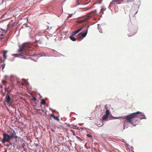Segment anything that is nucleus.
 Returning a JSON list of instances; mask_svg holds the SVG:
<instances>
[{
	"label": "nucleus",
	"mask_w": 152,
	"mask_h": 152,
	"mask_svg": "<svg viewBox=\"0 0 152 152\" xmlns=\"http://www.w3.org/2000/svg\"><path fill=\"white\" fill-rule=\"evenodd\" d=\"M140 113L139 112H137L134 113H130L128 115L124 116L118 117H114L112 116L110 119H119L121 118H126V121H124V129H125V125L126 123H128L132 125L135 126L136 125L134 124L133 121L135 118L139 116V113Z\"/></svg>",
	"instance_id": "f257e3e1"
},
{
	"label": "nucleus",
	"mask_w": 152,
	"mask_h": 152,
	"mask_svg": "<svg viewBox=\"0 0 152 152\" xmlns=\"http://www.w3.org/2000/svg\"><path fill=\"white\" fill-rule=\"evenodd\" d=\"M20 48L18 50V51L19 52H22L21 54H13L12 55L15 57H18L19 56H24L23 55H26L27 56L28 55V44L26 43H24L21 46H19Z\"/></svg>",
	"instance_id": "f03ea898"
},
{
	"label": "nucleus",
	"mask_w": 152,
	"mask_h": 152,
	"mask_svg": "<svg viewBox=\"0 0 152 152\" xmlns=\"http://www.w3.org/2000/svg\"><path fill=\"white\" fill-rule=\"evenodd\" d=\"M3 139L1 141L3 143H5V142L11 140V138L9 135L6 133H4L3 134Z\"/></svg>",
	"instance_id": "7ed1b4c3"
},
{
	"label": "nucleus",
	"mask_w": 152,
	"mask_h": 152,
	"mask_svg": "<svg viewBox=\"0 0 152 152\" xmlns=\"http://www.w3.org/2000/svg\"><path fill=\"white\" fill-rule=\"evenodd\" d=\"M87 29L83 31L82 32L79 34V38H83L85 37L87 33Z\"/></svg>",
	"instance_id": "20e7f679"
},
{
	"label": "nucleus",
	"mask_w": 152,
	"mask_h": 152,
	"mask_svg": "<svg viewBox=\"0 0 152 152\" xmlns=\"http://www.w3.org/2000/svg\"><path fill=\"white\" fill-rule=\"evenodd\" d=\"M139 112H140V113H139V116H137L136 118H138L140 120L143 119H146V117L145 116V115L144 113L143 112H141L140 111H138Z\"/></svg>",
	"instance_id": "39448f33"
},
{
	"label": "nucleus",
	"mask_w": 152,
	"mask_h": 152,
	"mask_svg": "<svg viewBox=\"0 0 152 152\" xmlns=\"http://www.w3.org/2000/svg\"><path fill=\"white\" fill-rule=\"evenodd\" d=\"M82 28V27H80L76 30L75 31L73 32L72 35L69 37V38H75V37H73V36H74L75 34H76L80 31H81Z\"/></svg>",
	"instance_id": "423d86ee"
},
{
	"label": "nucleus",
	"mask_w": 152,
	"mask_h": 152,
	"mask_svg": "<svg viewBox=\"0 0 152 152\" xmlns=\"http://www.w3.org/2000/svg\"><path fill=\"white\" fill-rule=\"evenodd\" d=\"M15 134L16 133L13 130L11 132L10 134L9 135L11 139L14 137L15 138V142H16L17 140V137L16 136H15Z\"/></svg>",
	"instance_id": "0eeeda50"
},
{
	"label": "nucleus",
	"mask_w": 152,
	"mask_h": 152,
	"mask_svg": "<svg viewBox=\"0 0 152 152\" xmlns=\"http://www.w3.org/2000/svg\"><path fill=\"white\" fill-rule=\"evenodd\" d=\"M11 98L8 94H7L5 96V101L8 104H10L11 101Z\"/></svg>",
	"instance_id": "6e6552de"
},
{
	"label": "nucleus",
	"mask_w": 152,
	"mask_h": 152,
	"mask_svg": "<svg viewBox=\"0 0 152 152\" xmlns=\"http://www.w3.org/2000/svg\"><path fill=\"white\" fill-rule=\"evenodd\" d=\"M4 89L5 91L7 92V94H10L11 92L12 88L9 86L8 87L5 86Z\"/></svg>",
	"instance_id": "1a4fd4ad"
},
{
	"label": "nucleus",
	"mask_w": 152,
	"mask_h": 152,
	"mask_svg": "<svg viewBox=\"0 0 152 152\" xmlns=\"http://www.w3.org/2000/svg\"><path fill=\"white\" fill-rule=\"evenodd\" d=\"M96 14V10H95L94 11H92L88 14L89 17H91L92 16H94Z\"/></svg>",
	"instance_id": "9d476101"
},
{
	"label": "nucleus",
	"mask_w": 152,
	"mask_h": 152,
	"mask_svg": "<svg viewBox=\"0 0 152 152\" xmlns=\"http://www.w3.org/2000/svg\"><path fill=\"white\" fill-rule=\"evenodd\" d=\"M7 31L2 28L0 29V35L1 36H4V34L6 33Z\"/></svg>",
	"instance_id": "9b49d317"
},
{
	"label": "nucleus",
	"mask_w": 152,
	"mask_h": 152,
	"mask_svg": "<svg viewBox=\"0 0 152 152\" xmlns=\"http://www.w3.org/2000/svg\"><path fill=\"white\" fill-rule=\"evenodd\" d=\"M15 26V25L14 24L13 25H12L11 24H9L7 26V28H8L7 29V30H9L10 29H11L13 27Z\"/></svg>",
	"instance_id": "f8f14e48"
},
{
	"label": "nucleus",
	"mask_w": 152,
	"mask_h": 152,
	"mask_svg": "<svg viewBox=\"0 0 152 152\" xmlns=\"http://www.w3.org/2000/svg\"><path fill=\"white\" fill-rule=\"evenodd\" d=\"M7 50L4 51L3 52V56L4 57V58L5 59L6 58V57L7 56Z\"/></svg>",
	"instance_id": "ddd939ff"
},
{
	"label": "nucleus",
	"mask_w": 152,
	"mask_h": 152,
	"mask_svg": "<svg viewBox=\"0 0 152 152\" xmlns=\"http://www.w3.org/2000/svg\"><path fill=\"white\" fill-rule=\"evenodd\" d=\"M51 117L53 118L54 119L58 121H59V118L58 117H56L55 116V115H54V114H52L51 115Z\"/></svg>",
	"instance_id": "4468645a"
},
{
	"label": "nucleus",
	"mask_w": 152,
	"mask_h": 152,
	"mask_svg": "<svg viewBox=\"0 0 152 152\" xmlns=\"http://www.w3.org/2000/svg\"><path fill=\"white\" fill-rule=\"evenodd\" d=\"M108 116L107 115H106L104 114L103 115L102 117V120H106L107 119Z\"/></svg>",
	"instance_id": "2eb2a0df"
},
{
	"label": "nucleus",
	"mask_w": 152,
	"mask_h": 152,
	"mask_svg": "<svg viewBox=\"0 0 152 152\" xmlns=\"http://www.w3.org/2000/svg\"><path fill=\"white\" fill-rule=\"evenodd\" d=\"M120 0H113L111 3V4H115V3H118Z\"/></svg>",
	"instance_id": "dca6fc26"
},
{
	"label": "nucleus",
	"mask_w": 152,
	"mask_h": 152,
	"mask_svg": "<svg viewBox=\"0 0 152 152\" xmlns=\"http://www.w3.org/2000/svg\"><path fill=\"white\" fill-rule=\"evenodd\" d=\"M110 114V111L107 109L106 110V112H105V115H107L109 116V115Z\"/></svg>",
	"instance_id": "f3484780"
},
{
	"label": "nucleus",
	"mask_w": 152,
	"mask_h": 152,
	"mask_svg": "<svg viewBox=\"0 0 152 152\" xmlns=\"http://www.w3.org/2000/svg\"><path fill=\"white\" fill-rule=\"evenodd\" d=\"M17 83H21L22 86H23L24 85V82H21H21H20L18 80V81H17ZM25 83H26V85H28V83L26 82V81H25Z\"/></svg>",
	"instance_id": "a211bd4d"
},
{
	"label": "nucleus",
	"mask_w": 152,
	"mask_h": 152,
	"mask_svg": "<svg viewBox=\"0 0 152 152\" xmlns=\"http://www.w3.org/2000/svg\"><path fill=\"white\" fill-rule=\"evenodd\" d=\"M67 127H69L70 128H73L74 126V125L73 124L70 125L69 124H67Z\"/></svg>",
	"instance_id": "6ab92c4d"
},
{
	"label": "nucleus",
	"mask_w": 152,
	"mask_h": 152,
	"mask_svg": "<svg viewBox=\"0 0 152 152\" xmlns=\"http://www.w3.org/2000/svg\"><path fill=\"white\" fill-rule=\"evenodd\" d=\"M101 137L103 139L106 138V134H102L101 135Z\"/></svg>",
	"instance_id": "aec40b11"
},
{
	"label": "nucleus",
	"mask_w": 152,
	"mask_h": 152,
	"mask_svg": "<svg viewBox=\"0 0 152 152\" xmlns=\"http://www.w3.org/2000/svg\"><path fill=\"white\" fill-rule=\"evenodd\" d=\"M43 33H42L40 32H39L37 33V34H36V35L40 36L41 35H43Z\"/></svg>",
	"instance_id": "412c9836"
},
{
	"label": "nucleus",
	"mask_w": 152,
	"mask_h": 152,
	"mask_svg": "<svg viewBox=\"0 0 152 152\" xmlns=\"http://www.w3.org/2000/svg\"><path fill=\"white\" fill-rule=\"evenodd\" d=\"M41 103L42 104H45L46 103V102L45 101V100L43 99H42V100H41Z\"/></svg>",
	"instance_id": "4be33fe9"
},
{
	"label": "nucleus",
	"mask_w": 152,
	"mask_h": 152,
	"mask_svg": "<svg viewBox=\"0 0 152 152\" xmlns=\"http://www.w3.org/2000/svg\"><path fill=\"white\" fill-rule=\"evenodd\" d=\"M105 10V9H102L100 11V12L101 13H102V14H104L103 12Z\"/></svg>",
	"instance_id": "5701e85b"
},
{
	"label": "nucleus",
	"mask_w": 152,
	"mask_h": 152,
	"mask_svg": "<svg viewBox=\"0 0 152 152\" xmlns=\"http://www.w3.org/2000/svg\"><path fill=\"white\" fill-rule=\"evenodd\" d=\"M5 64H3V65H1V66H2V69L3 70L4 67H5Z\"/></svg>",
	"instance_id": "b1692460"
},
{
	"label": "nucleus",
	"mask_w": 152,
	"mask_h": 152,
	"mask_svg": "<svg viewBox=\"0 0 152 152\" xmlns=\"http://www.w3.org/2000/svg\"><path fill=\"white\" fill-rule=\"evenodd\" d=\"M75 13L73 14V13H72L71 14H69V15L67 17V19L68 18H69V17H71V16L74 14Z\"/></svg>",
	"instance_id": "393cba45"
},
{
	"label": "nucleus",
	"mask_w": 152,
	"mask_h": 152,
	"mask_svg": "<svg viewBox=\"0 0 152 152\" xmlns=\"http://www.w3.org/2000/svg\"><path fill=\"white\" fill-rule=\"evenodd\" d=\"M98 30H99V32L100 33H102V32L101 29H100V28L99 27V26H98Z\"/></svg>",
	"instance_id": "a878e982"
},
{
	"label": "nucleus",
	"mask_w": 152,
	"mask_h": 152,
	"mask_svg": "<svg viewBox=\"0 0 152 152\" xmlns=\"http://www.w3.org/2000/svg\"><path fill=\"white\" fill-rule=\"evenodd\" d=\"M120 141L123 142H124L125 143H126V142L123 139H121L120 140Z\"/></svg>",
	"instance_id": "bb28decb"
},
{
	"label": "nucleus",
	"mask_w": 152,
	"mask_h": 152,
	"mask_svg": "<svg viewBox=\"0 0 152 152\" xmlns=\"http://www.w3.org/2000/svg\"><path fill=\"white\" fill-rule=\"evenodd\" d=\"M2 82L3 84H4V85H5L6 81L5 80H3L2 81Z\"/></svg>",
	"instance_id": "cd10ccee"
},
{
	"label": "nucleus",
	"mask_w": 152,
	"mask_h": 152,
	"mask_svg": "<svg viewBox=\"0 0 152 152\" xmlns=\"http://www.w3.org/2000/svg\"><path fill=\"white\" fill-rule=\"evenodd\" d=\"M87 136L88 137H92V135L89 134H87Z\"/></svg>",
	"instance_id": "c85d7f7f"
},
{
	"label": "nucleus",
	"mask_w": 152,
	"mask_h": 152,
	"mask_svg": "<svg viewBox=\"0 0 152 152\" xmlns=\"http://www.w3.org/2000/svg\"><path fill=\"white\" fill-rule=\"evenodd\" d=\"M134 0H127V2H130L132 1H134Z\"/></svg>",
	"instance_id": "c756f323"
},
{
	"label": "nucleus",
	"mask_w": 152,
	"mask_h": 152,
	"mask_svg": "<svg viewBox=\"0 0 152 152\" xmlns=\"http://www.w3.org/2000/svg\"><path fill=\"white\" fill-rule=\"evenodd\" d=\"M33 100L34 101H36L37 100V99L36 98V97L34 96H33Z\"/></svg>",
	"instance_id": "7c9ffc66"
},
{
	"label": "nucleus",
	"mask_w": 152,
	"mask_h": 152,
	"mask_svg": "<svg viewBox=\"0 0 152 152\" xmlns=\"http://www.w3.org/2000/svg\"><path fill=\"white\" fill-rule=\"evenodd\" d=\"M71 40L73 41H75L77 40V39H70Z\"/></svg>",
	"instance_id": "2f4dec72"
},
{
	"label": "nucleus",
	"mask_w": 152,
	"mask_h": 152,
	"mask_svg": "<svg viewBox=\"0 0 152 152\" xmlns=\"http://www.w3.org/2000/svg\"><path fill=\"white\" fill-rule=\"evenodd\" d=\"M79 140L80 142H83V140H82V139H81L80 138V139Z\"/></svg>",
	"instance_id": "473e14b6"
},
{
	"label": "nucleus",
	"mask_w": 152,
	"mask_h": 152,
	"mask_svg": "<svg viewBox=\"0 0 152 152\" xmlns=\"http://www.w3.org/2000/svg\"><path fill=\"white\" fill-rule=\"evenodd\" d=\"M126 124L125 125V128H127L128 127V126L126 125Z\"/></svg>",
	"instance_id": "72a5a7b5"
},
{
	"label": "nucleus",
	"mask_w": 152,
	"mask_h": 152,
	"mask_svg": "<svg viewBox=\"0 0 152 152\" xmlns=\"http://www.w3.org/2000/svg\"><path fill=\"white\" fill-rule=\"evenodd\" d=\"M76 137L77 138L78 140H79L80 139V138L78 136H76Z\"/></svg>",
	"instance_id": "f704fd0d"
},
{
	"label": "nucleus",
	"mask_w": 152,
	"mask_h": 152,
	"mask_svg": "<svg viewBox=\"0 0 152 152\" xmlns=\"http://www.w3.org/2000/svg\"><path fill=\"white\" fill-rule=\"evenodd\" d=\"M134 120H135V122H136L138 121L139 120H138L137 119H134Z\"/></svg>",
	"instance_id": "c9c22d12"
},
{
	"label": "nucleus",
	"mask_w": 152,
	"mask_h": 152,
	"mask_svg": "<svg viewBox=\"0 0 152 152\" xmlns=\"http://www.w3.org/2000/svg\"><path fill=\"white\" fill-rule=\"evenodd\" d=\"M126 146L127 147H129V145L127 143H126Z\"/></svg>",
	"instance_id": "e433bc0d"
},
{
	"label": "nucleus",
	"mask_w": 152,
	"mask_h": 152,
	"mask_svg": "<svg viewBox=\"0 0 152 152\" xmlns=\"http://www.w3.org/2000/svg\"><path fill=\"white\" fill-rule=\"evenodd\" d=\"M83 124H79V125H80V126H82Z\"/></svg>",
	"instance_id": "4c0bfd02"
},
{
	"label": "nucleus",
	"mask_w": 152,
	"mask_h": 152,
	"mask_svg": "<svg viewBox=\"0 0 152 152\" xmlns=\"http://www.w3.org/2000/svg\"><path fill=\"white\" fill-rule=\"evenodd\" d=\"M80 39L79 40H78V41H80L82 40V39H83L82 38V39Z\"/></svg>",
	"instance_id": "58836bf2"
},
{
	"label": "nucleus",
	"mask_w": 152,
	"mask_h": 152,
	"mask_svg": "<svg viewBox=\"0 0 152 152\" xmlns=\"http://www.w3.org/2000/svg\"><path fill=\"white\" fill-rule=\"evenodd\" d=\"M120 1H122V2H125V1H126V0H120Z\"/></svg>",
	"instance_id": "ea45409f"
},
{
	"label": "nucleus",
	"mask_w": 152,
	"mask_h": 152,
	"mask_svg": "<svg viewBox=\"0 0 152 152\" xmlns=\"http://www.w3.org/2000/svg\"><path fill=\"white\" fill-rule=\"evenodd\" d=\"M131 148L133 150L134 149L132 146H131Z\"/></svg>",
	"instance_id": "a19ab883"
},
{
	"label": "nucleus",
	"mask_w": 152,
	"mask_h": 152,
	"mask_svg": "<svg viewBox=\"0 0 152 152\" xmlns=\"http://www.w3.org/2000/svg\"><path fill=\"white\" fill-rule=\"evenodd\" d=\"M48 28H49V27H48V26H47V28H46V29H47Z\"/></svg>",
	"instance_id": "79ce46f5"
},
{
	"label": "nucleus",
	"mask_w": 152,
	"mask_h": 152,
	"mask_svg": "<svg viewBox=\"0 0 152 152\" xmlns=\"http://www.w3.org/2000/svg\"><path fill=\"white\" fill-rule=\"evenodd\" d=\"M52 111L53 112H55V110H52Z\"/></svg>",
	"instance_id": "37998d69"
},
{
	"label": "nucleus",
	"mask_w": 152,
	"mask_h": 152,
	"mask_svg": "<svg viewBox=\"0 0 152 152\" xmlns=\"http://www.w3.org/2000/svg\"><path fill=\"white\" fill-rule=\"evenodd\" d=\"M38 145V144H37L36 145V147H37Z\"/></svg>",
	"instance_id": "c03bdc74"
},
{
	"label": "nucleus",
	"mask_w": 152,
	"mask_h": 152,
	"mask_svg": "<svg viewBox=\"0 0 152 152\" xmlns=\"http://www.w3.org/2000/svg\"><path fill=\"white\" fill-rule=\"evenodd\" d=\"M2 86L0 85V88H2Z\"/></svg>",
	"instance_id": "a18cd8bd"
},
{
	"label": "nucleus",
	"mask_w": 152,
	"mask_h": 152,
	"mask_svg": "<svg viewBox=\"0 0 152 152\" xmlns=\"http://www.w3.org/2000/svg\"><path fill=\"white\" fill-rule=\"evenodd\" d=\"M1 58H0V60L1 61H2V60H1Z\"/></svg>",
	"instance_id": "49530a36"
},
{
	"label": "nucleus",
	"mask_w": 152,
	"mask_h": 152,
	"mask_svg": "<svg viewBox=\"0 0 152 152\" xmlns=\"http://www.w3.org/2000/svg\"><path fill=\"white\" fill-rule=\"evenodd\" d=\"M81 128V129H82L83 130V128Z\"/></svg>",
	"instance_id": "de8ad7c7"
},
{
	"label": "nucleus",
	"mask_w": 152,
	"mask_h": 152,
	"mask_svg": "<svg viewBox=\"0 0 152 152\" xmlns=\"http://www.w3.org/2000/svg\"><path fill=\"white\" fill-rule=\"evenodd\" d=\"M67 148H68V146H67Z\"/></svg>",
	"instance_id": "09e8293b"
},
{
	"label": "nucleus",
	"mask_w": 152,
	"mask_h": 152,
	"mask_svg": "<svg viewBox=\"0 0 152 152\" xmlns=\"http://www.w3.org/2000/svg\"><path fill=\"white\" fill-rule=\"evenodd\" d=\"M0 38H1L0 37ZM2 38H4V37H2Z\"/></svg>",
	"instance_id": "8fccbe9b"
},
{
	"label": "nucleus",
	"mask_w": 152,
	"mask_h": 152,
	"mask_svg": "<svg viewBox=\"0 0 152 152\" xmlns=\"http://www.w3.org/2000/svg\"><path fill=\"white\" fill-rule=\"evenodd\" d=\"M55 41H56V39H55Z\"/></svg>",
	"instance_id": "3c124183"
},
{
	"label": "nucleus",
	"mask_w": 152,
	"mask_h": 152,
	"mask_svg": "<svg viewBox=\"0 0 152 152\" xmlns=\"http://www.w3.org/2000/svg\"><path fill=\"white\" fill-rule=\"evenodd\" d=\"M132 152H134V151H133Z\"/></svg>",
	"instance_id": "603ef678"
}]
</instances>
